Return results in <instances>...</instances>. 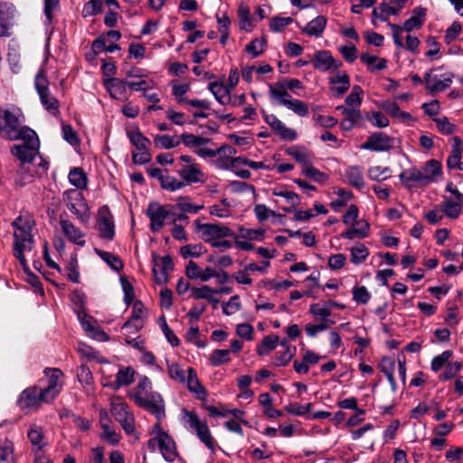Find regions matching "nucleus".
<instances>
[{
    "mask_svg": "<svg viewBox=\"0 0 463 463\" xmlns=\"http://www.w3.org/2000/svg\"><path fill=\"white\" fill-rule=\"evenodd\" d=\"M15 228L14 233V255L19 260L22 268L28 272L29 267L24 251L33 250V238L32 235V224L28 218L18 216L12 223Z\"/></svg>",
    "mask_w": 463,
    "mask_h": 463,
    "instance_id": "nucleus-1",
    "label": "nucleus"
},
{
    "mask_svg": "<svg viewBox=\"0 0 463 463\" xmlns=\"http://www.w3.org/2000/svg\"><path fill=\"white\" fill-rule=\"evenodd\" d=\"M24 137L19 140H23L24 143L20 145H14L11 148V153L16 156L20 164H31L39 162V146L40 141L34 130H24Z\"/></svg>",
    "mask_w": 463,
    "mask_h": 463,
    "instance_id": "nucleus-2",
    "label": "nucleus"
},
{
    "mask_svg": "<svg viewBox=\"0 0 463 463\" xmlns=\"http://www.w3.org/2000/svg\"><path fill=\"white\" fill-rule=\"evenodd\" d=\"M33 130L29 127L22 126L19 115L9 109H0V136L7 140H19L24 137V130Z\"/></svg>",
    "mask_w": 463,
    "mask_h": 463,
    "instance_id": "nucleus-3",
    "label": "nucleus"
},
{
    "mask_svg": "<svg viewBox=\"0 0 463 463\" xmlns=\"http://www.w3.org/2000/svg\"><path fill=\"white\" fill-rule=\"evenodd\" d=\"M63 202L66 207L76 215L81 223H87L90 217V207L83 194L76 189L63 193Z\"/></svg>",
    "mask_w": 463,
    "mask_h": 463,
    "instance_id": "nucleus-4",
    "label": "nucleus"
},
{
    "mask_svg": "<svg viewBox=\"0 0 463 463\" xmlns=\"http://www.w3.org/2000/svg\"><path fill=\"white\" fill-rule=\"evenodd\" d=\"M35 89L40 97V100L44 109L53 116L60 114V102L50 92L49 80L44 74V71H40L34 80Z\"/></svg>",
    "mask_w": 463,
    "mask_h": 463,
    "instance_id": "nucleus-5",
    "label": "nucleus"
},
{
    "mask_svg": "<svg viewBox=\"0 0 463 463\" xmlns=\"http://www.w3.org/2000/svg\"><path fill=\"white\" fill-rule=\"evenodd\" d=\"M45 377L39 380V385L45 394V398H49L52 402L62 389L63 373L59 368H45Z\"/></svg>",
    "mask_w": 463,
    "mask_h": 463,
    "instance_id": "nucleus-6",
    "label": "nucleus"
},
{
    "mask_svg": "<svg viewBox=\"0 0 463 463\" xmlns=\"http://www.w3.org/2000/svg\"><path fill=\"white\" fill-rule=\"evenodd\" d=\"M49 167L48 161L39 156L38 163L20 164L16 171L15 184L24 186L33 182L35 176L44 175Z\"/></svg>",
    "mask_w": 463,
    "mask_h": 463,
    "instance_id": "nucleus-7",
    "label": "nucleus"
},
{
    "mask_svg": "<svg viewBox=\"0 0 463 463\" xmlns=\"http://www.w3.org/2000/svg\"><path fill=\"white\" fill-rule=\"evenodd\" d=\"M130 397L137 405L154 414L158 420L165 416L164 400L158 392H146V395L130 393Z\"/></svg>",
    "mask_w": 463,
    "mask_h": 463,
    "instance_id": "nucleus-8",
    "label": "nucleus"
},
{
    "mask_svg": "<svg viewBox=\"0 0 463 463\" xmlns=\"http://www.w3.org/2000/svg\"><path fill=\"white\" fill-rule=\"evenodd\" d=\"M197 232H202V238L207 242L216 241L222 238L237 239L235 232L229 227L218 223H201L195 221Z\"/></svg>",
    "mask_w": 463,
    "mask_h": 463,
    "instance_id": "nucleus-9",
    "label": "nucleus"
},
{
    "mask_svg": "<svg viewBox=\"0 0 463 463\" xmlns=\"http://www.w3.org/2000/svg\"><path fill=\"white\" fill-rule=\"evenodd\" d=\"M49 398H45L40 385H33L24 390L17 401L20 409L38 410L43 403H51Z\"/></svg>",
    "mask_w": 463,
    "mask_h": 463,
    "instance_id": "nucleus-10",
    "label": "nucleus"
},
{
    "mask_svg": "<svg viewBox=\"0 0 463 463\" xmlns=\"http://www.w3.org/2000/svg\"><path fill=\"white\" fill-rule=\"evenodd\" d=\"M185 420L189 424L190 428H192L198 439L212 451L215 449V442L211 435L209 427L206 421H203L200 420L198 415L193 411H189L187 410L184 411Z\"/></svg>",
    "mask_w": 463,
    "mask_h": 463,
    "instance_id": "nucleus-11",
    "label": "nucleus"
},
{
    "mask_svg": "<svg viewBox=\"0 0 463 463\" xmlns=\"http://www.w3.org/2000/svg\"><path fill=\"white\" fill-rule=\"evenodd\" d=\"M110 411L127 434H132L135 431L134 416L128 411L127 403L121 402L120 398H117L111 402Z\"/></svg>",
    "mask_w": 463,
    "mask_h": 463,
    "instance_id": "nucleus-12",
    "label": "nucleus"
},
{
    "mask_svg": "<svg viewBox=\"0 0 463 463\" xmlns=\"http://www.w3.org/2000/svg\"><path fill=\"white\" fill-rule=\"evenodd\" d=\"M434 71V69H430L424 75L425 88L431 94L447 90L451 85L455 76L453 72H447L440 75L441 79H439L433 74Z\"/></svg>",
    "mask_w": 463,
    "mask_h": 463,
    "instance_id": "nucleus-13",
    "label": "nucleus"
},
{
    "mask_svg": "<svg viewBox=\"0 0 463 463\" xmlns=\"http://www.w3.org/2000/svg\"><path fill=\"white\" fill-rule=\"evenodd\" d=\"M97 226L101 239L112 241L115 237L113 216L107 205L99 209Z\"/></svg>",
    "mask_w": 463,
    "mask_h": 463,
    "instance_id": "nucleus-14",
    "label": "nucleus"
},
{
    "mask_svg": "<svg viewBox=\"0 0 463 463\" xmlns=\"http://www.w3.org/2000/svg\"><path fill=\"white\" fill-rule=\"evenodd\" d=\"M167 205H161L158 203H150L146 209V215L150 220V230L158 232L165 224V220L170 215Z\"/></svg>",
    "mask_w": 463,
    "mask_h": 463,
    "instance_id": "nucleus-15",
    "label": "nucleus"
},
{
    "mask_svg": "<svg viewBox=\"0 0 463 463\" xmlns=\"http://www.w3.org/2000/svg\"><path fill=\"white\" fill-rule=\"evenodd\" d=\"M394 146V139L383 132H375L361 145V148L371 151H389Z\"/></svg>",
    "mask_w": 463,
    "mask_h": 463,
    "instance_id": "nucleus-16",
    "label": "nucleus"
},
{
    "mask_svg": "<svg viewBox=\"0 0 463 463\" xmlns=\"http://www.w3.org/2000/svg\"><path fill=\"white\" fill-rule=\"evenodd\" d=\"M154 261L153 273L156 282L157 284L166 283L169 279V272L174 269L171 256L165 255L156 261V256L154 255Z\"/></svg>",
    "mask_w": 463,
    "mask_h": 463,
    "instance_id": "nucleus-17",
    "label": "nucleus"
},
{
    "mask_svg": "<svg viewBox=\"0 0 463 463\" xmlns=\"http://www.w3.org/2000/svg\"><path fill=\"white\" fill-rule=\"evenodd\" d=\"M313 65L317 70L326 71L332 68L338 69L342 61L335 60L329 51H318L314 55Z\"/></svg>",
    "mask_w": 463,
    "mask_h": 463,
    "instance_id": "nucleus-18",
    "label": "nucleus"
},
{
    "mask_svg": "<svg viewBox=\"0 0 463 463\" xmlns=\"http://www.w3.org/2000/svg\"><path fill=\"white\" fill-rule=\"evenodd\" d=\"M60 225L68 241L79 246L85 245V233L76 227L71 222L63 219L62 216H61Z\"/></svg>",
    "mask_w": 463,
    "mask_h": 463,
    "instance_id": "nucleus-19",
    "label": "nucleus"
},
{
    "mask_svg": "<svg viewBox=\"0 0 463 463\" xmlns=\"http://www.w3.org/2000/svg\"><path fill=\"white\" fill-rule=\"evenodd\" d=\"M14 7L7 3L0 4V37H8L14 25Z\"/></svg>",
    "mask_w": 463,
    "mask_h": 463,
    "instance_id": "nucleus-20",
    "label": "nucleus"
},
{
    "mask_svg": "<svg viewBox=\"0 0 463 463\" xmlns=\"http://www.w3.org/2000/svg\"><path fill=\"white\" fill-rule=\"evenodd\" d=\"M400 179L406 187L411 188L416 184H430V176L424 175L423 172L413 167L402 172Z\"/></svg>",
    "mask_w": 463,
    "mask_h": 463,
    "instance_id": "nucleus-21",
    "label": "nucleus"
},
{
    "mask_svg": "<svg viewBox=\"0 0 463 463\" xmlns=\"http://www.w3.org/2000/svg\"><path fill=\"white\" fill-rule=\"evenodd\" d=\"M156 442L166 461L173 462L177 458L175 442L167 433H162L159 437H156Z\"/></svg>",
    "mask_w": 463,
    "mask_h": 463,
    "instance_id": "nucleus-22",
    "label": "nucleus"
},
{
    "mask_svg": "<svg viewBox=\"0 0 463 463\" xmlns=\"http://www.w3.org/2000/svg\"><path fill=\"white\" fill-rule=\"evenodd\" d=\"M179 175L186 184L203 183L205 181L204 174L202 172L198 164L184 165L178 171Z\"/></svg>",
    "mask_w": 463,
    "mask_h": 463,
    "instance_id": "nucleus-23",
    "label": "nucleus"
},
{
    "mask_svg": "<svg viewBox=\"0 0 463 463\" xmlns=\"http://www.w3.org/2000/svg\"><path fill=\"white\" fill-rule=\"evenodd\" d=\"M185 383L187 384L188 390L191 392L196 394L197 399L204 400L206 398V390L200 383L196 371L192 367H189L187 370V377H185Z\"/></svg>",
    "mask_w": 463,
    "mask_h": 463,
    "instance_id": "nucleus-24",
    "label": "nucleus"
},
{
    "mask_svg": "<svg viewBox=\"0 0 463 463\" xmlns=\"http://www.w3.org/2000/svg\"><path fill=\"white\" fill-rule=\"evenodd\" d=\"M208 89L220 104L227 105L232 101L230 94L232 90L228 86H224L222 82H211Z\"/></svg>",
    "mask_w": 463,
    "mask_h": 463,
    "instance_id": "nucleus-25",
    "label": "nucleus"
},
{
    "mask_svg": "<svg viewBox=\"0 0 463 463\" xmlns=\"http://www.w3.org/2000/svg\"><path fill=\"white\" fill-rule=\"evenodd\" d=\"M27 438L30 440L33 450L38 453L46 445L44 442V433L42 427L32 424L27 430Z\"/></svg>",
    "mask_w": 463,
    "mask_h": 463,
    "instance_id": "nucleus-26",
    "label": "nucleus"
},
{
    "mask_svg": "<svg viewBox=\"0 0 463 463\" xmlns=\"http://www.w3.org/2000/svg\"><path fill=\"white\" fill-rule=\"evenodd\" d=\"M412 16L407 19L402 26H401L405 32H411L413 29H419L424 23V17L426 16V9L423 7H416L412 11Z\"/></svg>",
    "mask_w": 463,
    "mask_h": 463,
    "instance_id": "nucleus-27",
    "label": "nucleus"
},
{
    "mask_svg": "<svg viewBox=\"0 0 463 463\" xmlns=\"http://www.w3.org/2000/svg\"><path fill=\"white\" fill-rule=\"evenodd\" d=\"M344 177L346 183L357 189L364 187L363 170L358 165L349 166L345 170Z\"/></svg>",
    "mask_w": 463,
    "mask_h": 463,
    "instance_id": "nucleus-28",
    "label": "nucleus"
},
{
    "mask_svg": "<svg viewBox=\"0 0 463 463\" xmlns=\"http://www.w3.org/2000/svg\"><path fill=\"white\" fill-rule=\"evenodd\" d=\"M326 25V18L323 15H318L314 18L312 21L307 23L302 29V33L309 35L319 37Z\"/></svg>",
    "mask_w": 463,
    "mask_h": 463,
    "instance_id": "nucleus-29",
    "label": "nucleus"
},
{
    "mask_svg": "<svg viewBox=\"0 0 463 463\" xmlns=\"http://www.w3.org/2000/svg\"><path fill=\"white\" fill-rule=\"evenodd\" d=\"M287 154L295 158L297 162L302 164L304 167L310 164L314 158L312 152L308 151L305 147L296 146L288 148Z\"/></svg>",
    "mask_w": 463,
    "mask_h": 463,
    "instance_id": "nucleus-30",
    "label": "nucleus"
},
{
    "mask_svg": "<svg viewBox=\"0 0 463 463\" xmlns=\"http://www.w3.org/2000/svg\"><path fill=\"white\" fill-rule=\"evenodd\" d=\"M143 315V304L141 301L137 300L133 305V311L130 318L123 325V329H128L131 326V323L136 324V331H139L144 326V321L142 318Z\"/></svg>",
    "mask_w": 463,
    "mask_h": 463,
    "instance_id": "nucleus-31",
    "label": "nucleus"
},
{
    "mask_svg": "<svg viewBox=\"0 0 463 463\" xmlns=\"http://www.w3.org/2000/svg\"><path fill=\"white\" fill-rule=\"evenodd\" d=\"M14 445L7 438L0 439V463H14Z\"/></svg>",
    "mask_w": 463,
    "mask_h": 463,
    "instance_id": "nucleus-32",
    "label": "nucleus"
},
{
    "mask_svg": "<svg viewBox=\"0 0 463 463\" xmlns=\"http://www.w3.org/2000/svg\"><path fill=\"white\" fill-rule=\"evenodd\" d=\"M329 82L334 85L331 90L336 97L342 96L350 88V80L346 73L330 78Z\"/></svg>",
    "mask_w": 463,
    "mask_h": 463,
    "instance_id": "nucleus-33",
    "label": "nucleus"
},
{
    "mask_svg": "<svg viewBox=\"0 0 463 463\" xmlns=\"http://www.w3.org/2000/svg\"><path fill=\"white\" fill-rule=\"evenodd\" d=\"M269 97L273 99H278L279 104L286 106L288 101H292L290 94L286 90L285 85L277 82L275 84H269Z\"/></svg>",
    "mask_w": 463,
    "mask_h": 463,
    "instance_id": "nucleus-34",
    "label": "nucleus"
},
{
    "mask_svg": "<svg viewBox=\"0 0 463 463\" xmlns=\"http://www.w3.org/2000/svg\"><path fill=\"white\" fill-rule=\"evenodd\" d=\"M357 227H352L343 232L341 236L343 238L353 240L354 238H365L369 233V223L365 221H358L356 222Z\"/></svg>",
    "mask_w": 463,
    "mask_h": 463,
    "instance_id": "nucleus-35",
    "label": "nucleus"
},
{
    "mask_svg": "<svg viewBox=\"0 0 463 463\" xmlns=\"http://www.w3.org/2000/svg\"><path fill=\"white\" fill-rule=\"evenodd\" d=\"M69 181L77 189H86L88 184V177L80 167H74L69 173Z\"/></svg>",
    "mask_w": 463,
    "mask_h": 463,
    "instance_id": "nucleus-36",
    "label": "nucleus"
},
{
    "mask_svg": "<svg viewBox=\"0 0 463 463\" xmlns=\"http://www.w3.org/2000/svg\"><path fill=\"white\" fill-rule=\"evenodd\" d=\"M127 135L131 144L135 146L137 151H145L148 149L150 140L145 137L138 128L128 131Z\"/></svg>",
    "mask_w": 463,
    "mask_h": 463,
    "instance_id": "nucleus-37",
    "label": "nucleus"
},
{
    "mask_svg": "<svg viewBox=\"0 0 463 463\" xmlns=\"http://www.w3.org/2000/svg\"><path fill=\"white\" fill-rule=\"evenodd\" d=\"M440 211L449 219H458L461 213V205L458 202L445 199L439 204Z\"/></svg>",
    "mask_w": 463,
    "mask_h": 463,
    "instance_id": "nucleus-38",
    "label": "nucleus"
},
{
    "mask_svg": "<svg viewBox=\"0 0 463 463\" xmlns=\"http://www.w3.org/2000/svg\"><path fill=\"white\" fill-rule=\"evenodd\" d=\"M274 133L283 140L293 141L297 138L296 130L286 127L279 118L270 126Z\"/></svg>",
    "mask_w": 463,
    "mask_h": 463,
    "instance_id": "nucleus-39",
    "label": "nucleus"
},
{
    "mask_svg": "<svg viewBox=\"0 0 463 463\" xmlns=\"http://www.w3.org/2000/svg\"><path fill=\"white\" fill-rule=\"evenodd\" d=\"M134 374L135 371L130 366L120 369L116 375L115 389L130 385L134 382Z\"/></svg>",
    "mask_w": 463,
    "mask_h": 463,
    "instance_id": "nucleus-40",
    "label": "nucleus"
},
{
    "mask_svg": "<svg viewBox=\"0 0 463 463\" xmlns=\"http://www.w3.org/2000/svg\"><path fill=\"white\" fill-rule=\"evenodd\" d=\"M95 252L112 269H114L116 271H119V270H121L123 269L124 264H123L122 260H120V258L118 257L117 255H115V254H113L111 252L104 251V250H99V249H95Z\"/></svg>",
    "mask_w": 463,
    "mask_h": 463,
    "instance_id": "nucleus-41",
    "label": "nucleus"
},
{
    "mask_svg": "<svg viewBox=\"0 0 463 463\" xmlns=\"http://www.w3.org/2000/svg\"><path fill=\"white\" fill-rule=\"evenodd\" d=\"M105 86L109 91L112 97L117 95H122L126 92L128 86V81L118 78H110L105 80Z\"/></svg>",
    "mask_w": 463,
    "mask_h": 463,
    "instance_id": "nucleus-42",
    "label": "nucleus"
},
{
    "mask_svg": "<svg viewBox=\"0 0 463 463\" xmlns=\"http://www.w3.org/2000/svg\"><path fill=\"white\" fill-rule=\"evenodd\" d=\"M398 14L399 9H396L394 6H391L387 3H382L378 7L373 8L372 15L373 18H379L380 20L385 22L388 20L389 15H396Z\"/></svg>",
    "mask_w": 463,
    "mask_h": 463,
    "instance_id": "nucleus-43",
    "label": "nucleus"
},
{
    "mask_svg": "<svg viewBox=\"0 0 463 463\" xmlns=\"http://www.w3.org/2000/svg\"><path fill=\"white\" fill-rule=\"evenodd\" d=\"M267 41L265 38H255L245 46V52L256 58L265 52Z\"/></svg>",
    "mask_w": 463,
    "mask_h": 463,
    "instance_id": "nucleus-44",
    "label": "nucleus"
},
{
    "mask_svg": "<svg viewBox=\"0 0 463 463\" xmlns=\"http://www.w3.org/2000/svg\"><path fill=\"white\" fill-rule=\"evenodd\" d=\"M368 176L371 180L382 182L391 177V170L387 166H372L368 170Z\"/></svg>",
    "mask_w": 463,
    "mask_h": 463,
    "instance_id": "nucleus-45",
    "label": "nucleus"
},
{
    "mask_svg": "<svg viewBox=\"0 0 463 463\" xmlns=\"http://www.w3.org/2000/svg\"><path fill=\"white\" fill-rule=\"evenodd\" d=\"M279 336L276 335H266L261 342V345L258 346L257 353L260 355H265L269 351H272L276 348L278 343H279Z\"/></svg>",
    "mask_w": 463,
    "mask_h": 463,
    "instance_id": "nucleus-46",
    "label": "nucleus"
},
{
    "mask_svg": "<svg viewBox=\"0 0 463 463\" xmlns=\"http://www.w3.org/2000/svg\"><path fill=\"white\" fill-rule=\"evenodd\" d=\"M180 138L184 145L188 147H199L208 142H210V138L202 137L195 136L194 134L184 133L180 136Z\"/></svg>",
    "mask_w": 463,
    "mask_h": 463,
    "instance_id": "nucleus-47",
    "label": "nucleus"
},
{
    "mask_svg": "<svg viewBox=\"0 0 463 463\" xmlns=\"http://www.w3.org/2000/svg\"><path fill=\"white\" fill-rule=\"evenodd\" d=\"M176 202V207L184 213H197L204 207L203 205L192 203L188 196H180L177 198Z\"/></svg>",
    "mask_w": 463,
    "mask_h": 463,
    "instance_id": "nucleus-48",
    "label": "nucleus"
},
{
    "mask_svg": "<svg viewBox=\"0 0 463 463\" xmlns=\"http://www.w3.org/2000/svg\"><path fill=\"white\" fill-rule=\"evenodd\" d=\"M160 185L163 189L175 192L180 190L185 186V183L179 181L177 178L171 175H165L161 178Z\"/></svg>",
    "mask_w": 463,
    "mask_h": 463,
    "instance_id": "nucleus-49",
    "label": "nucleus"
},
{
    "mask_svg": "<svg viewBox=\"0 0 463 463\" xmlns=\"http://www.w3.org/2000/svg\"><path fill=\"white\" fill-rule=\"evenodd\" d=\"M364 90L359 85H354L351 93L345 98V103L350 108L360 106L363 100Z\"/></svg>",
    "mask_w": 463,
    "mask_h": 463,
    "instance_id": "nucleus-50",
    "label": "nucleus"
},
{
    "mask_svg": "<svg viewBox=\"0 0 463 463\" xmlns=\"http://www.w3.org/2000/svg\"><path fill=\"white\" fill-rule=\"evenodd\" d=\"M167 373L171 379L182 383H185V372L181 368L179 364H169L167 362Z\"/></svg>",
    "mask_w": 463,
    "mask_h": 463,
    "instance_id": "nucleus-51",
    "label": "nucleus"
},
{
    "mask_svg": "<svg viewBox=\"0 0 463 463\" xmlns=\"http://www.w3.org/2000/svg\"><path fill=\"white\" fill-rule=\"evenodd\" d=\"M155 145L165 149L176 147L180 142L175 140L174 137L168 135H157L154 138Z\"/></svg>",
    "mask_w": 463,
    "mask_h": 463,
    "instance_id": "nucleus-52",
    "label": "nucleus"
},
{
    "mask_svg": "<svg viewBox=\"0 0 463 463\" xmlns=\"http://www.w3.org/2000/svg\"><path fill=\"white\" fill-rule=\"evenodd\" d=\"M424 175L430 176V183L434 181L435 176L441 174V163L436 159H431L425 164Z\"/></svg>",
    "mask_w": 463,
    "mask_h": 463,
    "instance_id": "nucleus-53",
    "label": "nucleus"
},
{
    "mask_svg": "<svg viewBox=\"0 0 463 463\" xmlns=\"http://www.w3.org/2000/svg\"><path fill=\"white\" fill-rule=\"evenodd\" d=\"M230 350L227 349H216L211 354V364L213 366H219L222 364L230 361Z\"/></svg>",
    "mask_w": 463,
    "mask_h": 463,
    "instance_id": "nucleus-54",
    "label": "nucleus"
},
{
    "mask_svg": "<svg viewBox=\"0 0 463 463\" xmlns=\"http://www.w3.org/2000/svg\"><path fill=\"white\" fill-rule=\"evenodd\" d=\"M368 255L369 250L364 244H359L351 249V261L354 264L363 262Z\"/></svg>",
    "mask_w": 463,
    "mask_h": 463,
    "instance_id": "nucleus-55",
    "label": "nucleus"
},
{
    "mask_svg": "<svg viewBox=\"0 0 463 463\" xmlns=\"http://www.w3.org/2000/svg\"><path fill=\"white\" fill-rule=\"evenodd\" d=\"M302 173L306 176H307L318 183H324L328 178V176L325 173H323V172L319 171L318 169H317L316 167H314L311 165V163L303 168Z\"/></svg>",
    "mask_w": 463,
    "mask_h": 463,
    "instance_id": "nucleus-56",
    "label": "nucleus"
},
{
    "mask_svg": "<svg viewBox=\"0 0 463 463\" xmlns=\"http://www.w3.org/2000/svg\"><path fill=\"white\" fill-rule=\"evenodd\" d=\"M353 299L358 303L365 305L371 298V294L364 286H356L353 288Z\"/></svg>",
    "mask_w": 463,
    "mask_h": 463,
    "instance_id": "nucleus-57",
    "label": "nucleus"
},
{
    "mask_svg": "<svg viewBox=\"0 0 463 463\" xmlns=\"http://www.w3.org/2000/svg\"><path fill=\"white\" fill-rule=\"evenodd\" d=\"M453 355L451 350H446L441 354L435 356L431 361V370L439 371L445 364L449 363V358Z\"/></svg>",
    "mask_w": 463,
    "mask_h": 463,
    "instance_id": "nucleus-58",
    "label": "nucleus"
},
{
    "mask_svg": "<svg viewBox=\"0 0 463 463\" xmlns=\"http://www.w3.org/2000/svg\"><path fill=\"white\" fill-rule=\"evenodd\" d=\"M203 250V246L202 244H187L180 248V253L184 259L199 257L204 252Z\"/></svg>",
    "mask_w": 463,
    "mask_h": 463,
    "instance_id": "nucleus-59",
    "label": "nucleus"
},
{
    "mask_svg": "<svg viewBox=\"0 0 463 463\" xmlns=\"http://www.w3.org/2000/svg\"><path fill=\"white\" fill-rule=\"evenodd\" d=\"M213 288L208 286H202L201 288H193L192 296L195 299H206L208 301H213Z\"/></svg>",
    "mask_w": 463,
    "mask_h": 463,
    "instance_id": "nucleus-60",
    "label": "nucleus"
},
{
    "mask_svg": "<svg viewBox=\"0 0 463 463\" xmlns=\"http://www.w3.org/2000/svg\"><path fill=\"white\" fill-rule=\"evenodd\" d=\"M286 107L300 117H306L308 114L307 105L300 99H292V101H288L286 103Z\"/></svg>",
    "mask_w": 463,
    "mask_h": 463,
    "instance_id": "nucleus-61",
    "label": "nucleus"
},
{
    "mask_svg": "<svg viewBox=\"0 0 463 463\" xmlns=\"http://www.w3.org/2000/svg\"><path fill=\"white\" fill-rule=\"evenodd\" d=\"M461 367L462 364L459 362L448 363L446 364L445 371L439 377V380L447 381L454 378L456 374L460 371Z\"/></svg>",
    "mask_w": 463,
    "mask_h": 463,
    "instance_id": "nucleus-62",
    "label": "nucleus"
},
{
    "mask_svg": "<svg viewBox=\"0 0 463 463\" xmlns=\"http://www.w3.org/2000/svg\"><path fill=\"white\" fill-rule=\"evenodd\" d=\"M273 194L275 196L284 197L286 198L293 207H296L299 204L300 200L298 194L294 192L288 191L283 188H276L273 190Z\"/></svg>",
    "mask_w": 463,
    "mask_h": 463,
    "instance_id": "nucleus-63",
    "label": "nucleus"
},
{
    "mask_svg": "<svg viewBox=\"0 0 463 463\" xmlns=\"http://www.w3.org/2000/svg\"><path fill=\"white\" fill-rule=\"evenodd\" d=\"M439 131L444 135H450L454 133L456 126L450 123L447 117L434 118Z\"/></svg>",
    "mask_w": 463,
    "mask_h": 463,
    "instance_id": "nucleus-64",
    "label": "nucleus"
}]
</instances>
